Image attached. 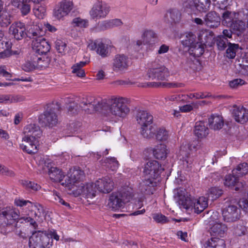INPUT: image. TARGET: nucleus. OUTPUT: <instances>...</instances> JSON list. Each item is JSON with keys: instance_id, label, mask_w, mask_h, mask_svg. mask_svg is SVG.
<instances>
[{"instance_id": "obj_27", "label": "nucleus", "mask_w": 248, "mask_h": 248, "mask_svg": "<svg viewBox=\"0 0 248 248\" xmlns=\"http://www.w3.org/2000/svg\"><path fill=\"white\" fill-rule=\"evenodd\" d=\"M152 151L154 156L157 159L166 158L169 153L167 146L162 143L155 145Z\"/></svg>"}, {"instance_id": "obj_15", "label": "nucleus", "mask_w": 248, "mask_h": 248, "mask_svg": "<svg viewBox=\"0 0 248 248\" xmlns=\"http://www.w3.org/2000/svg\"><path fill=\"white\" fill-rule=\"evenodd\" d=\"M84 177V172L80 170L74 169L70 170L66 177L64 182H62V185L69 187L74 185L75 184L81 180Z\"/></svg>"}, {"instance_id": "obj_34", "label": "nucleus", "mask_w": 248, "mask_h": 248, "mask_svg": "<svg viewBox=\"0 0 248 248\" xmlns=\"http://www.w3.org/2000/svg\"><path fill=\"white\" fill-rule=\"evenodd\" d=\"M181 39L182 44L188 48L197 42L196 35L191 32H186L182 36Z\"/></svg>"}, {"instance_id": "obj_8", "label": "nucleus", "mask_w": 248, "mask_h": 248, "mask_svg": "<svg viewBox=\"0 0 248 248\" xmlns=\"http://www.w3.org/2000/svg\"><path fill=\"white\" fill-rule=\"evenodd\" d=\"M30 207L28 211H26L25 213H22L23 219L26 222H30V224L34 228L37 227V224L33 217H39L44 214V209L42 206L38 203H31Z\"/></svg>"}, {"instance_id": "obj_4", "label": "nucleus", "mask_w": 248, "mask_h": 248, "mask_svg": "<svg viewBox=\"0 0 248 248\" xmlns=\"http://www.w3.org/2000/svg\"><path fill=\"white\" fill-rule=\"evenodd\" d=\"M132 197V189L130 188H123L113 192L109 197L108 206L112 210L116 211L123 207Z\"/></svg>"}, {"instance_id": "obj_40", "label": "nucleus", "mask_w": 248, "mask_h": 248, "mask_svg": "<svg viewBox=\"0 0 248 248\" xmlns=\"http://www.w3.org/2000/svg\"><path fill=\"white\" fill-rule=\"evenodd\" d=\"M232 172L239 177L243 176L248 173V164L246 162L239 164Z\"/></svg>"}, {"instance_id": "obj_23", "label": "nucleus", "mask_w": 248, "mask_h": 248, "mask_svg": "<svg viewBox=\"0 0 248 248\" xmlns=\"http://www.w3.org/2000/svg\"><path fill=\"white\" fill-rule=\"evenodd\" d=\"M20 217L19 211L11 207L0 208V218L9 220H16Z\"/></svg>"}, {"instance_id": "obj_52", "label": "nucleus", "mask_w": 248, "mask_h": 248, "mask_svg": "<svg viewBox=\"0 0 248 248\" xmlns=\"http://www.w3.org/2000/svg\"><path fill=\"white\" fill-rule=\"evenodd\" d=\"M37 68L35 61L32 60V54L30 60L26 61L22 65V69L26 72H29Z\"/></svg>"}, {"instance_id": "obj_18", "label": "nucleus", "mask_w": 248, "mask_h": 248, "mask_svg": "<svg viewBox=\"0 0 248 248\" xmlns=\"http://www.w3.org/2000/svg\"><path fill=\"white\" fill-rule=\"evenodd\" d=\"M113 185L112 180L108 176L99 179L95 182L97 189L104 193L110 192L113 189Z\"/></svg>"}, {"instance_id": "obj_16", "label": "nucleus", "mask_w": 248, "mask_h": 248, "mask_svg": "<svg viewBox=\"0 0 248 248\" xmlns=\"http://www.w3.org/2000/svg\"><path fill=\"white\" fill-rule=\"evenodd\" d=\"M9 31L14 38L17 40H21L27 35L25 25L21 22H14L10 27Z\"/></svg>"}, {"instance_id": "obj_14", "label": "nucleus", "mask_w": 248, "mask_h": 248, "mask_svg": "<svg viewBox=\"0 0 248 248\" xmlns=\"http://www.w3.org/2000/svg\"><path fill=\"white\" fill-rule=\"evenodd\" d=\"M24 139H32L39 140L42 133L40 127L34 124H30L26 125L23 129Z\"/></svg>"}, {"instance_id": "obj_20", "label": "nucleus", "mask_w": 248, "mask_h": 248, "mask_svg": "<svg viewBox=\"0 0 248 248\" xmlns=\"http://www.w3.org/2000/svg\"><path fill=\"white\" fill-rule=\"evenodd\" d=\"M78 195H83L87 198H93L96 195V186L95 183H88L78 186Z\"/></svg>"}, {"instance_id": "obj_43", "label": "nucleus", "mask_w": 248, "mask_h": 248, "mask_svg": "<svg viewBox=\"0 0 248 248\" xmlns=\"http://www.w3.org/2000/svg\"><path fill=\"white\" fill-rule=\"evenodd\" d=\"M11 16L6 11H1L0 13V26L6 27L11 23Z\"/></svg>"}, {"instance_id": "obj_60", "label": "nucleus", "mask_w": 248, "mask_h": 248, "mask_svg": "<svg viewBox=\"0 0 248 248\" xmlns=\"http://www.w3.org/2000/svg\"><path fill=\"white\" fill-rule=\"evenodd\" d=\"M23 186L27 189H30L34 191H37L41 188V186L37 184L27 180L22 181Z\"/></svg>"}, {"instance_id": "obj_62", "label": "nucleus", "mask_w": 248, "mask_h": 248, "mask_svg": "<svg viewBox=\"0 0 248 248\" xmlns=\"http://www.w3.org/2000/svg\"><path fill=\"white\" fill-rule=\"evenodd\" d=\"M153 218L157 223L161 224L167 223L169 221L166 217L159 213L153 214Z\"/></svg>"}, {"instance_id": "obj_12", "label": "nucleus", "mask_w": 248, "mask_h": 248, "mask_svg": "<svg viewBox=\"0 0 248 248\" xmlns=\"http://www.w3.org/2000/svg\"><path fill=\"white\" fill-rule=\"evenodd\" d=\"M222 214L225 221L234 222L239 218L240 210L235 205H229L222 209Z\"/></svg>"}, {"instance_id": "obj_21", "label": "nucleus", "mask_w": 248, "mask_h": 248, "mask_svg": "<svg viewBox=\"0 0 248 248\" xmlns=\"http://www.w3.org/2000/svg\"><path fill=\"white\" fill-rule=\"evenodd\" d=\"M232 114L238 123L244 124L248 121V109L243 106H234Z\"/></svg>"}, {"instance_id": "obj_22", "label": "nucleus", "mask_w": 248, "mask_h": 248, "mask_svg": "<svg viewBox=\"0 0 248 248\" xmlns=\"http://www.w3.org/2000/svg\"><path fill=\"white\" fill-rule=\"evenodd\" d=\"M136 120L140 127L148 126L153 122V116L147 111L140 110L137 114Z\"/></svg>"}, {"instance_id": "obj_26", "label": "nucleus", "mask_w": 248, "mask_h": 248, "mask_svg": "<svg viewBox=\"0 0 248 248\" xmlns=\"http://www.w3.org/2000/svg\"><path fill=\"white\" fill-rule=\"evenodd\" d=\"M227 226L222 223L216 222L210 228V233L212 236L223 237L227 233Z\"/></svg>"}, {"instance_id": "obj_11", "label": "nucleus", "mask_w": 248, "mask_h": 248, "mask_svg": "<svg viewBox=\"0 0 248 248\" xmlns=\"http://www.w3.org/2000/svg\"><path fill=\"white\" fill-rule=\"evenodd\" d=\"M110 11V6L107 3L98 1L95 3L90 12L93 19L105 18Z\"/></svg>"}, {"instance_id": "obj_55", "label": "nucleus", "mask_w": 248, "mask_h": 248, "mask_svg": "<svg viewBox=\"0 0 248 248\" xmlns=\"http://www.w3.org/2000/svg\"><path fill=\"white\" fill-rule=\"evenodd\" d=\"M72 24L74 27L86 28L88 26V21L80 17H76L73 19Z\"/></svg>"}, {"instance_id": "obj_46", "label": "nucleus", "mask_w": 248, "mask_h": 248, "mask_svg": "<svg viewBox=\"0 0 248 248\" xmlns=\"http://www.w3.org/2000/svg\"><path fill=\"white\" fill-rule=\"evenodd\" d=\"M238 181L239 177L232 172V174H228L225 176L224 184L227 186L232 187L236 185Z\"/></svg>"}, {"instance_id": "obj_42", "label": "nucleus", "mask_w": 248, "mask_h": 248, "mask_svg": "<svg viewBox=\"0 0 248 248\" xmlns=\"http://www.w3.org/2000/svg\"><path fill=\"white\" fill-rule=\"evenodd\" d=\"M215 6L218 9L227 10L232 4V0H212Z\"/></svg>"}, {"instance_id": "obj_59", "label": "nucleus", "mask_w": 248, "mask_h": 248, "mask_svg": "<svg viewBox=\"0 0 248 248\" xmlns=\"http://www.w3.org/2000/svg\"><path fill=\"white\" fill-rule=\"evenodd\" d=\"M56 48L59 53L62 54H65L66 49V44L65 42L61 40H57L55 42Z\"/></svg>"}, {"instance_id": "obj_39", "label": "nucleus", "mask_w": 248, "mask_h": 248, "mask_svg": "<svg viewBox=\"0 0 248 248\" xmlns=\"http://www.w3.org/2000/svg\"><path fill=\"white\" fill-rule=\"evenodd\" d=\"M15 204L19 207H22L21 212H20V218L23 219L22 213H25L26 211H28L30 209V205L32 202L28 200H25L23 199L16 198L14 201Z\"/></svg>"}, {"instance_id": "obj_28", "label": "nucleus", "mask_w": 248, "mask_h": 248, "mask_svg": "<svg viewBox=\"0 0 248 248\" xmlns=\"http://www.w3.org/2000/svg\"><path fill=\"white\" fill-rule=\"evenodd\" d=\"M208 128L204 122L200 121L196 123L194 130L195 135L199 139L205 138L208 134Z\"/></svg>"}, {"instance_id": "obj_51", "label": "nucleus", "mask_w": 248, "mask_h": 248, "mask_svg": "<svg viewBox=\"0 0 248 248\" xmlns=\"http://www.w3.org/2000/svg\"><path fill=\"white\" fill-rule=\"evenodd\" d=\"M222 194V189L217 187H211L208 190V198L212 201H214L218 198Z\"/></svg>"}, {"instance_id": "obj_45", "label": "nucleus", "mask_w": 248, "mask_h": 248, "mask_svg": "<svg viewBox=\"0 0 248 248\" xmlns=\"http://www.w3.org/2000/svg\"><path fill=\"white\" fill-rule=\"evenodd\" d=\"M86 64L85 62H80L74 65L72 67V73L76 74L78 77H84L85 73L84 70L82 68Z\"/></svg>"}, {"instance_id": "obj_58", "label": "nucleus", "mask_w": 248, "mask_h": 248, "mask_svg": "<svg viewBox=\"0 0 248 248\" xmlns=\"http://www.w3.org/2000/svg\"><path fill=\"white\" fill-rule=\"evenodd\" d=\"M59 5L64 11H65L67 15L73 7V3L72 1L66 0H62L61 2H60Z\"/></svg>"}, {"instance_id": "obj_32", "label": "nucleus", "mask_w": 248, "mask_h": 248, "mask_svg": "<svg viewBox=\"0 0 248 248\" xmlns=\"http://www.w3.org/2000/svg\"><path fill=\"white\" fill-rule=\"evenodd\" d=\"M147 86L152 87H162L168 88H182L185 86V84L180 82H151L147 83Z\"/></svg>"}, {"instance_id": "obj_54", "label": "nucleus", "mask_w": 248, "mask_h": 248, "mask_svg": "<svg viewBox=\"0 0 248 248\" xmlns=\"http://www.w3.org/2000/svg\"><path fill=\"white\" fill-rule=\"evenodd\" d=\"M217 45L218 48L219 50H224L227 46H228V44L230 43L228 42L227 38L223 36L218 37L216 40Z\"/></svg>"}, {"instance_id": "obj_25", "label": "nucleus", "mask_w": 248, "mask_h": 248, "mask_svg": "<svg viewBox=\"0 0 248 248\" xmlns=\"http://www.w3.org/2000/svg\"><path fill=\"white\" fill-rule=\"evenodd\" d=\"M89 47L92 50L95 49L96 53L102 58L108 56V46L101 41L95 40L93 43L90 44Z\"/></svg>"}, {"instance_id": "obj_35", "label": "nucleus", "mask_w": 248, "mask_h": 248, "mask_svg": "<svg viewBox=\"0 0 248 248\" xmlns=\"http://www.w3.org/2000/svg\"><path fill=\"white\" fill-rule=\"evenodd\" d=\"M48 174L50 179L54 181L61 182L65 177L64 173L61 170L56 167H51L49 169Z\"/></svg>"}, {"instance_id": "obj_30", "label": "nucleus", "mask_w": 248, "mask_h": 248, "mask_svg": "<svg viewBox=\"0 0 248 248\" xmlns=\"http://www.w3.org/2000/svg\"><path fill=\"white\" fill-rule=\"evenodd\" d=\"M25 97L21 95L0 94V103L8 104L24 101Z\"/></svg>"}, {"instance_id": "obj_2", "label": "nucleus", "mask_w": 248, "mask_h": 248, "mask_svg": "<svg viewBox=\"0 0 248 248\" xmlns=\"http://www.w3.org/2000/svg\"><path fill=\"white\" fill-rule=\"evenodd\" d=\"M163 170V169L158 161L151 160L147 162L144 165L143 173L147 179L141 185V190L147 193H153V187L155 186V182L153 180L156 179Z\"/></svg>"}, {"instance_id": "obj_41", "label": "nucleus", "mask_w": 248, "mask_h": 248, "mask_svg": "<svg viewBox=\"0 0 248 248\" xmlns=\"http://www.w3.org/2000/svg\"><path fill=\"white\" fill-rule=\"evenodd\" d=\"M102 164L106 168L112 171L116 170L119 167L118 161L115 158L112 157L106 158Z\"/></svg>"}, {"instance_id": "obj_36", "label": "nucleus", "mask_w": 248, "mask_h": 248, "mask_svg": "<svg viewBox=\"0 0 248 248\" xmlns=\"http://www.w3.org/2000/svg\"><path fill=\"white\" fill-rule=\"evenodd\" d=\"M141 134L144 138L151 139L155 135L157 131V126L155 124L150 125L148 126L140 127Z\"/></svg>"}, {"instance_id": "obj_17", "label": "nucleus", "mask_w": 248, "mask_h": 248, "mask_svg": "<svg viewBox=\"0 0 248 248\" xmlns=\"http://www.w3.org/2000/svg\"><path fill=\"white\" fill-rule=\"evenodd\" d=\"M39 140L32 139L27 140L22 137V143L20 144V148L25 152L29 154L36 153L38 151Z\"/></svg>"}, {"instance_id": "obj_10", "label": "nucleus", "mask_w": 248, "mask_h": 248, "mask_svg": "<svg viewBox=\"0 0 248 248\" xmlns=\"http://www.w3.org/2000/svg\"><path fill=\"white\" fill-rule=\"evenodd\" d=\"M182 204L186 209L193 207L194 212L199 214L207 207L208 201L204 197H201L198 199L187 197L182 201Z\"/></svg>"}, {"instance_id": "obj_64", "label": "nucleus", "mask_w": 248, "mask_h": 248, "mask_svg": "<svg viewBox=\"0 0 248 248\" xmlns=\"http://www.w3.org/2000/svg\"><path fill=\"white\" fill-rule=\"evenodd\" d=\"M97 29L99 31H105L111 29L109 20H104L98 23Z\"/></svg>"}, {"instance_id": "obj_13", "label": "nucleus", "mask_w": 248, "mask_h": 248, "mask_svg": "<svg viewBox=\"0 0 248 248\" xmlns=\"http://www.w3.org/2000/svg\"><path fill=\"white\" fill-rule=\"evenodd\" d=\"M130 61L127 56L121 54L115 56L112 62V69L116 72H124L129 66Z\"/></svg>"}, {"instance_id": "obj_7", "label": "nucleus", "mask_w": 248, "mask_h": 248, "mask_svg": "<svg viewBox=\"0 0 248 248\" xmlns=\"http://www.w3.org/2000/svg\"><path fill=\"white\" fill-rule=\"evenodd\" d=\"M211 4V0H184L182 7L186 12L202 13L210 9Z\"/></svg>"}, {"instance_id": "obj_19", "label": "nucleus", "mask_w": 248, "mask_h": 248, "mask_svg": "<svg viewBox=\"0 0 248 248\" xmlns=\"http://www.w3.org/2000/svg\"><path fill=\"white\" fill-rule=\"evenodd\" d=\"M190 149L188 145L181 146L179 157L182 162L183 168L187 169L191 167L192 159L190 157Z\"/></svg>"}, {"instance_id": "obj_29", "label": "nucleus", "mask_w": 248, "mask_h": 248, "mask_svg": "<svg viewBox=\"0 0 248 248\" xmlns=\"http://www.w3.org/2000/svg\"><path fill=\"white\" fill-rule=\"evenodd\" d=\"M208 124L211 129H220L224 125L223 118L219 115H212L208 119Z\"/></svg>"}, {"instance_id": "obj_6", "label": "nucleus", "mask_w": 248, "mask_h": 248, "mask_svg": "<svg viewBox=\"0 0 248 248\" xmlns=\"http://www.w3.org/2000/svg\"><path fill=\"white\" fill-rule=\"evenodd\" d=\"M53 244L46 231H38L32 233L29 238L30 248H50Z\"/></svg>"}, {"instance_id": "obj_33", "label": "nucleus", "mask_w": 248, "mask_h": 248, "mask_svg": "<svg viewBox=\"0 0 248 248\" xmlns=\"http://www.w3.org/2000/svg\"><path fill=\"white\" fill-rule=\"evenodd\" d=\"M46 56L32 54V60L35 61L37 68H45L49 65L50 59Z\"/></svg>"}, {"instance_id": "obj_44", "label": "nucleus", "mask_w": 248, "mask_h": 248, "mask_svg": "<svg viewBox=\"0 0 248 248\" xmlns=\"http://www.w3.org/2000/svg\"><path fill=\"white\" fill-rule=\"evenodd\" d=\"M167 16L171 22L177 23L181 20V13L178 9H172L168 11Z\"/></svg>"}, {"instance_id": "obj_5", "label": "nucleus", "mask_w": 248, "mask_h": 248, "mask_svg": "<svg viewBox=\"0 0 248 248\" xmlns=\"http://www.w3.org/2000/svg\"><path fill=\"white\" fill-rule=\"evenodd\" d=\"M60 104L57 102L47 108L39 117V122L43 126L52 127L58 122V112L60 110Z\"/></svg>"}, {"instance_id": "obj_9", "label": "nucleus", "mask_w": 248, "mask_h": 248, "mask_svg": "<svg viewBox=\"0 0 248 248\" xmlns=\"http://www.w3.org/2000/svg\"><path fill=\"white\" fill-rule=\"evenodd\" d=\"M148 77L152 78L163 80L170 76L168 69L158 63V61L151 63L147 72Z\"/></svg>"}, {"instance_id": "obj_3", "label": "nucleus", "mask_w": 248, "mask_h": 248, "mask_svg": "<svg viewBox=\"0 0 248 248\" xmlns=\"http://www.w3.org/2000/svg\"><path fill=\"white\" fill-rule=\"evenodd\" d=\"M43 31L37 25H33L28 31V36L33 39L32 47L33 54L46 55L50 49L48 42L43 37Z\"/></svg>"}, {"instance_id": "obj_61", "label": "nucleus", "mask_w": 248, "mask_h": 248, "mask_svg": "<svg viewBox=\"0 0 248 248\" xmlns=\"http://www.w3.org/2000/svg\"><path fill=\"white\" fill-rule=\"evenodd\" d=\"M53 15L55 18L59 20L67 15L65 11H64L60 5L55 9Z\"/></svg>"}, {"instance_id": "obj_37", "label": "nucleus", "mask_w": 248, "mask_h": 248, "mask_svg": "<svg viewBox=\"0 0 248 248\" xmlns=\"http://www.w3.org/2000/svg\"><path fill=\"white\" fill-rule=\"evenodd\" d=\"M188 51L191 55L196 57H199L203 53L204 48L203 44L197 41L188 48Z\"/></svg>"}, {"instance_id": "obj_48", "label": "nucleus", "mask_w": 248, "mask_h": 248, "mask_svg": "<svg viewBox=\"0 0 248 248\" xmlns=\"http://www.w3.org/2000/svg\"><path fill=\"white\" fill-rule=\"evenodd\" d=\"M228 47L226 51V57L229 59H233L236 56V53L239 48L238 44L229 43Z\"/></svg>"}, {"instance_id": "obj_24", "label": "nucleus", "mask_w": 248, "mask_h": 248, "mask_svg": "<svg viewBox=\"0 0 248 248\" xmlns=\"http://www.w3.org/2000/svg\"><path fill=\"white\" fill-rule=\"evenodd\" d=\"M204 21L208 27L217 28L220 25V18L215 11H210L205 16Z\"/></svg>"}, {"instance_id": "obj_31", "label": "nucleus", "mask_w": 248, "mask_h": 248, "mask_svg": "<svg viewBox=\"0 0 248 248\" xmlns=\"http://www.w3.org/2000/svg\"><path fill=\"white\" fill-rule=\"evenodd\" d=\"M202 248H226V245L223 239L212 237L205 242Z\"/></svg>"}, {"instance_id": "obj_1", "label": "nucleus", "mask_w": 248, "mask_h": 248, "mask_svg": "<svg viewBox=\"0 0 248 248\" xmlns=\"http://www.w3.org/2000/svg\"><path fill=\"white\" fill-rule=\"evenodd\" d=\"M129 102L127 98L115 95L101 101L94 97L85 98L81 102L87 113L99 111L107 117L116 119L124 118L129 113L130 108L127 106Z\"/></svg>"}, {"instance_id": "obj_50", "label": "nucleus", "mask_w": 248, "mask_h": 248, "mask_svg": "<svg viewBox=\"0 0 248 248\" xmlns=\"http://www.w3.org/2000/svg\"><path fill=\"white\" fill-rule=\"evenodd\" d=\"M155 137L157 140L159 141H166L169 137V134L168 131L164 127H157L156 131Z\"/></svg>"}, {"instance_id": "obj_49", "label": "nucleus", "mask_w": 248, "mask_h": 248, "mask_svg": "<svg viewBox=\"0 0 248 248\" xmlns=\"http://www.w3.org/2000/svg\"><path fill=\"white\" fill-rule=\"evenodd\" d=\"M156 37V33L152 30L145 31L142 35L143 42L145 44H152L154 43Z\"/></svg>"}, {"instance_id": "obj_57", "label": "nucleus", "mask_w": 248, "mask_h": 248, "mask_svg": "<svg viewBox=\"0 0 248 248\" xmlns=\"http://www.w3.org/2000/svg\"><path fill=\"white\" fill-rule=\"evenodd\" d=\"M231 28L238 31H242L246 29L245 22L241 20H235L233 22V25L231 26Z\"/></svg>"}, {"instance_id": "obj_56", "label": "nucleus", "mask_w": 248, "mask_h": 248, "mask_svg": "<svg viewBox=\"0 0 248 248\" xmlns=\"http://www.w3.org/2000/svg\"><path fill=\"white\" fill-rule=\"evenodd\" d=\"M33 12L39 18H43L46 13V8L42 5H36L33 8Z\"/></svg>"}, {"instance_id": "obj_63", "label": "nucleus", "mask_w": 248, "mask_h": 248, "mask_svg": "<svg viewBox=\"0 0 248 248\" xmlns=\"http://www.w3.org/2000/svg\"><path fill=\"white\" fill-rule=\"evenodd\" d=\"M0 174L10 177H13L15 175L14 172L9 170L7 167L0 164Z\"/></svg>"}, {"instance_id": "obj_53", "label": "nucleus", "mask_w": 248, "mask_h": 248, "mask_svg": "<svg viewBox=\"0 0 248 248\" xmlns=\"http://www.w3.org/2000/svg\"><path fill=\"white\" fill-rule=\"evenodd\" d=\"M52 195L53 197V199L57 203H59L65 206L66 207H67V209H71V207L70 204L66 202L62 198L60 193L56 190H53L52 192Z\"/></svg>"}, {"instance_id": "obj_38", "label": "nucleus", "mask_w": 248, "mask_h": 248, "mask_svg": "<svg viewBox=\"0 0 248 248\" xmlns=\"http://www.w3.org/2000/svg\"><path fill=\"white\" fill-rule=\"evenodd\" d=\"M88 97H92L91 96H86L84 97H82L80 98L79 101V105H78L77 103H76L75 102L70 103L68 107H67V109H68V113L70 115H75L77 114L79 111L80 110V109H82L86 113H87L83 108L81 106V103L82 100L83 98H88Z\"/></svg>"}, {"instance_id": "obj_47", "label": "nucleus", "mask_w": 248, "mask_h": 248, "mask_svg": "<svg viewBox=\"0 0 248 248\" xmlns=\"http://www.w3.org/2000/svg\"><path fill=\"white\" fill-rule=\"evenodd\" d=\"M235 15L234 12H232L227 10L222 15L223 23L225 24L227 26L231 27L232 25H233V22L235 20L233 19Z\"/></svg>"}]
</instances>
